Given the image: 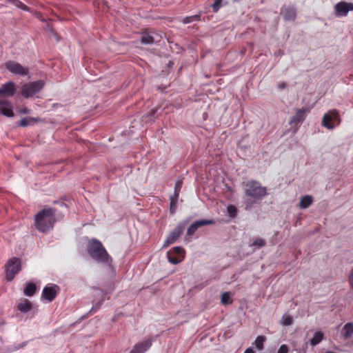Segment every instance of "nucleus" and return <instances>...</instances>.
<instances>
[{
  "mask_svg": "<svg viewBox=\"0 0 353 353\" xmlns=\"http://www.w3.org/2000/svg\"><path fill=\"white\" fill-rule=\"evenodd\" d=\"M6 1L12 3L13 6H16L17 8H21L23 10L25 11H30V8L23 4L21 1L19 0H5Z\"/></svg>",
  "mask_w": 353,
  "mask_h": 353,
  "instance_id": "nucleus-24",
  "label": "nucleus"
},
{
  "mask_svg": "<svg viewBox=\"0 0 353 353\" xmlns=\"http://www.w3.org/2000/svg\"><path fill=\"white\" fill-rule=\"evenodd\" d=\"M156 112H157V110H156V109L152 110L150 112V113L149 116H150V117H153V116L155 114Z\"/></svg>",
  "mask_w": 353,
  "mask_h": 353,
  "instance_id": "nucleus-42",
  "label": "nucleus"
},
{
  "mask_svg": "<svg viewBox=\"0 0 353 353\" xmlns=\"http://www.w3.org/2000/svg\"><path fill=\"white\" fill-rule=\"evenodd\" d=\"M230 295L229 292H223L221 296V301L223 304H228L230 301Z\"/></svg>",
  "mask_w": 353,
  "mask_h": 353,
  "instance_id": "nucleus-33",
  "label": "nucleus"
},
{
  "mask_svg": "<svg viewBox=\"0 0 353 353\" xmlns=\"http://www.w3.org/2000/svg\"><path fill=\"white\" fill-rule=\"evenodd\" d=\"M228 213L231 218H234L237 214V209L234 205H230L227 208Z\"/></svg>",
  "mask_w": 353,
  "mask_h": 353,
  "instance_id": "nucleus-29",
  "label": "nucleus"
},
{
  "mask_svg": "<svg viewBox=\"0 0 353 353\" xmlns=\"http://www.w3.org/2000/svg\"><path fill=\"white\" fill-rule=\"evenodd\" d=\"M214 223V221L212 219H210V220L201 219V220L194 221L188 228L185 238L187 239V237H191L199 228L204 226V225H212Z\"/></svg>",
  "mask_w": 353,
  "mask_h": 353,
  "instance_id": "nucleus-10",
  "label": "nucleus"
},
{
  "mask_svg": "<svg viewBox=\"0 0 353 353\" xmlns=\"http://www.w3.org/2000/svg\"><path fill=\"white\" fill-rule=\"evenodd\" d=\"M312 197L309 195L303 196L299 201V207L302 209L307 208L312 203Z\"/></svg>",
  "mask_w": 353,
  "mask_h": 353,
  "instance_id": "nucleus-18",
  "label": "nucleus"
},
{
  "mask_svg": "<svg viewBox=\"0 0 353 353\" xmlns=\"http://www.w3.org/2000/svg\"><path fill=\"white\" fill-rule=\"evenodd\" d=\"M323 339V334L321 332H316L310 340V345L315 346L318 345Z\"/></svg>",
  "mask_w": 353,
  "mask_h": 353,
  "instance_id": "nucleus-22",
  "label": "nucleus"
},
{
  "mask_svg": "<svg viewBox=\"0 0 353 353\" xmlns=\"http://www.w3.org/2000/svg\"><path fill=\"white\" fill-rule=\"evenodd\" d=\"M281 14L285 21H294L296 19V12L293 7H285L281 9Z\"/></svg>",
  "mask_w": 353,
  "mask_h": 353,
  "instance_id": "nucleus-17",
  "label": "nucleus"
},
{
  "mask_svg": "<svg viewBox=\"0 0 353 353\" xmlns=\"http://www.w3.org/2000/svg\"><path fill=\"white\" fill-rule=\"evenodd\" d=\"M252 245H254L258 248H262L265 245V241L261 238H256L253 241Z\"/></svg>",
  "mask_w": 353,
  "mask_h": 353,
  "instance_id": "nucleus-30",
  "label": "nucleus"
},
{
  "mask_svg": "<svg viewBox=\"0 0 353 353\" xmlns=\"http://www.w3.org/2000/svg\"><path fill=\"white\" fill-rule=\"evenodd\" d=\"M87 250L89 255L94 261L108 266L111 265L112 259L99 240L96 239H90L88 243Z\"/></svg>",
  "mask_w": 353,
  "mask_h": 353,
  "instance_id": "nucleus-1",
  "label": "nucleus"
},
{
  "mask_svg": "<svg viewBox=\"0 0 353 353\" xmlns=\"http://www.w3.org/2000/svg\"><path fill=\"white\" fill-rule=\"evenodd\" d=\"M181 188H182V181L181 180H178L175 183L174 193L173 196H179V192H180V190H181Z\"/></svg>",
  "mask_w": 353,
  "mask_h": 353,
  "instance_id": "nucleus-32",
  "label": "nucleus"
},
{
  "mask_svg": "<svg viewBox=\"0 0 353 353\" xmlns=\"http://www.w3.org/2000/svg\"><path fill=\"white\" fill-rule=\"evenodd\" d=\"M265 340H266L265 336H258L256 338L253 345H254L256 348H257L259 350H260V351L263 350V347H264L263 343L265 341Z\"/></svg>",
  "mask_w": 353,
  "mask_h": 353,
  "instance_id": "nucleus-23",
  "label": "nucleus"
},
{
  "mask_svg": "<svg viewBox=\"0 0 353 353\" xmlns=\"http://www.w3.org/2000/svg\"><path fill=\"white\" fill-rule=\"evenodd\" d=\"M17 308L20 312L26 313L31 310L32 303L28 300L25 299L23 301L18 304Z\"/></svg>",
  "mask_w": 353,
  "mask_h": 353,
  "instance_id": "nucleus-20",
  "label": "nucleus"
},
{
  "mask_svg": "<svg viewBox=\"0 0 353 353\" xmlns=\"http://www.w3.org/2000/svg\"><path fill=\"white\" fill-rule=\"evenodd\" d=\"M178 198H179V196H171L170 197V212L171 214H174L176 210V207H177L176 203H177Z\"/></svg>",
  "mask_w": 353,
  "mask_h": 353,
  "instance_id": "nucleus-26",
  "label": "nucleus"
},
{
  "mask_svg": "<svg viewBox=\"0 0 353 353\" xmlns=\"http://www.w3.org/2000/svg\"><path fill=\"white\" fill-rule=\"evenodd\" d=\"M19 112L21 114H29L30 110L27 108H23L19 110Z\"/></svg>",
  "mask_w": 353,
  "mask_h": 353,
  "instance_id": "nucleus-39",
  "label": "nucleus"
},
{
  "mask_svg": "<svg viewBox=\"0 0 353 353\" xmlns=\"http://www.w3.org/2000/svg\"><path fill=\"white\" fill-rule=\"evenodd\" d=\"M37 290V286L33 283H28L23 290V293L26 296H32L34 294Z\"/></svg>",
  "mask_w": 353,
  "mask_h": 353,
  "instance_id": "nucleus-19",
  "label": "nucleus"
},
{
  "mask_svg": "<svg viewBox=\"0 0 353 353\" xmlns=\"http://www.w3.org/2000/svg\"><path fill=\"white\" fill-rule=\"evenodd\" d=\"M334 10L336 17L346 16L350 11H353V3L340 1L334 6Z\"/></svg>",
  "mask_w": 353,
  "mask_h": 353,
  "instance_id": "nucleus-8",
  "label": "nucleus"
},
{
  "mask_svg": "<svg viewBox=\"0 0 353 353\" xmlns=\"http://www.w3.org/2000/svg\"><path fill=\"white\" fill-rule=\"evenodd\" d=\"M37 119L33 117L23 118L19 123V125L22 127L28 126L37 121Z\"/></svg>",
  "mask_w": 353,
  "mask_h": 353,
  "instance_id": "nucleus-25",
  "label": "nucleus"
},
{
  "mask_svg": "<svg viewBox=\"0 0 353 353\" xmlns=\"http://www.w3.org/2000/svg\"><path fill=\"white\" fill-rule=\"evenodd\" d=\"M12 108L13 106L8 100L0 99V114L12 117L14 116Z\"/></svg>",
  "mask_w": 353,
  "mask_h": 353,
  "instance_id": "nucleus-14",
  "label": "nucleus"
},
{
  "mask_svg": "<svg viewBox=\"0 0 353 353\" xmlns=\"http://www.w3.org/2000/svg\"><path fill=\"white\" fill-rule=\"evenodd\" d=\"M21 269V261L19 258L13 257L6 265V279L11 281Z\"/></svg>",
  "mask_w": 353,
  "mask_h": 353,
  "instance_id": "nucleus-5",
  "label": "nucleus"
},
{
  "mask_svg": "<svg viewBox=\"0 0 353 353\" xmlns=\"http://www.w3.org/2000/svg\"><path fill=\"white\" fill-rule=\"evenodd\" d=\"M341 122L339 112L336 110H330L325 113L322 119V125L329 130H333L335 128L334 123L339 125Z\"/></svg>",
  "mask_w": 353,
  "mask_h": 353,
  "instance_id": "nucleus-6",
  "label": "nucleus"
},
{
  "mask_svg": "<svg viewBox=\"0 0 353 353\" xmlns=\"http://www.w3.org/2000/svg\"><path fill=\"white\" fill-rule=\"evenodd\" d=\"M288 347L286 345H281L277 352V353H288Z\"/></svg>",
  "mask_w": 353,
  "mask_h": 353,
  "instance_id": "nucleus-35",
  "label": "nucleus"
},
{
  "mask_svg": "<svg viewBox=\"0 0 353 353\" xmlns=\"http://www.w3.org/2000/svg\"><path fill=\"white\" fill-rule=\"evenodd\" d=\"M45 83L43 80H39L21 85L19 94L26 98L32 97L40 92L44 87Z\"/></svg>",
  "mask_w": 353,
  "mask_h": 353,
  "instance_id": "nucleus-4",
  "label": "nucleus"
},
{
  "mask_svg": "<svg viewBox=\"0 0 353 353\" xmlns=\"http://www.w3.org/2000/svg\"><path fill=\"white\" fill-rule=\"evenodd\" d=\"M56 287V285H54V287L46 286L43 288L42 292L43 298L50 302L52 301L57 294V292L55 290Z\"/></svg>",
  "mask_w": 353,
  "mask_h": 353,
  "instance_id": "nucleus-16",
  "label": "nucleus"
},
{
  "mask_svg": "<svg viewBox=\"0 0 353 353\" xmlns=\"http://www.w3.org/2000/svg\"><path fill=\"white\" fill-rule=\"evenodd\" d=\"M173 251L176 254H181L184 252V250L181 247H174Z\"/></svg>",
  "mask_w": 353,
  "mask_h": 353,
  "instance_id": "nucleus-36",
  "label": "nucleus"
},
{
  "mask_svg": "<svg viewBox=\"0 0 353 353\" xmlns=\"http://www.w3.org/2000/svg\"><path fill=\"white\" fill-rule=\"evenodd\" d=\"M222 0H215L212 5L213 12H217L221 6Z\"/></svg>",
  "mask_w": 353,
  "mask_h": 353,
  "instance_id": "nucleus-34",
  "label": "nucleus"
},
{
  "mask_svg": "<svg viewBox=\"0 0 353 353\" xmlns=\"http://www.w3.org/2000/svg\"><path fill=\"white\" fill-rule=\"evenodd\" d=\"M310 112V108L308 107H303L298 109L296 114L291 117L289 123L290 125H297L303 122L305 118V116Z\"/></svg>",
  "mask_w": 353,
  "mask_h": 353,
  "instance_id": "nucleus-12",
  "label": "nucleus"
},
{
  "mask_svg": "<svg viewBox=\"0 0 353 353\" xmlns=\"http://www.w3.org/2000/svg\"><path fill=\"white\" fill-rule=\"evenodd\" d=\"M293 323V319L291 316L290 315H284L282 317V324L283 325H286V326H288V325H292Z\"/></svg>",
  "mask_w": 353,
  "mask_h": 353,
  "instance_id": "nucleus-31",
  "label": "nucleus"
},
{
  "mask_svg": "<svg viewBox=\"0 0 353 353\" xmlns=\"http://www.w3.org/2000/svg\"><path fill=\"white\" fill-rule=\"evenodd\" d=\"M200 19V15L199 14H195L190 17H187L183 19V23H190L193 22L194 21H198Z\"/></svg>",
  "mask_w": 353,
  "mask_h": 353,
  "instance_id": "nucleus-28",
  "label": "nucleus"
},
{
  "mask_svg": "<svg viewBox=\"0 0 353 353\" xmlns=\"http://www.w3.org/2000/svg\"><path fill=\"white\" fill-rule=\"evenodd\" d=\"M349 282L352 288H353V268L352 269L349 276Z\"/></svg>",
  "mask_w": 353,
  "mask_h": 353,
  "instance_id": "nucleus-38",
  "label": "nucleus"
},
{
  "mask_svg": "<svg viewBox=\"0 0 353 353\" xmlns=\"http://www.w3.org/2000/svg\"><path fill=\"white\" fill-rule=\"evenodd\" d=\"M188 223V220H184L179 222L177 226L170 232V234L166 238L163 246L167 247L174 243L183 233V230Z\"/></svg>",
  "mask_w": 353,
  "mask_h": 353,
  "instance_id": "nucleus-7",
  "label": "nucleus"
},
{
  "mask_svg": "<svg viewBox=\"0 0 353 353\" xmlns=\"http://www.w3.org/2000/svg\"><path fill=\"white\" fill-rule=\"evenodd\" d=\"M17 88L14 82L8 81L0 87V96L12 97L15 94Z\"/></svg>",
  "mask_w": 353,
  "mask_h": 353,
  "instance_id": "nucleus-13",
  "label": "nucleus"
},
{
  "mask_svg": "<svg viewBox=\"0 0 353 353\" xmlns=\"http://www.w3.org/2000/svg\"><path fill=\"white\" fill-rule=\"evenodd\" d=\"M168 261L172 264H177L180 262V260H179L176 257L171 256H168Z\"/></svg>",
  "mask_w": 353,
  "mask_h": 353,
  "instance_id": "nucleus-37",
  "label": "nucleus"
},
{
  "mask_svg": "<svg viewBox=\"0 0 353 353\" xmlns=\"http://www.w3.org/2000/svg\"><path fill=\"white\" fill-rule=\"evenodd\" d=\"M243 189L247 196L254 199H261L267 194L266 188L261 185L256 181H250L244 183Z\"/></svg>",
  "mask_w": 353,
  "mask_h": 353,
  "instance_id": "nucleus-3",
  "label": "nucleus"
},
{
  "mask_svg": "<svg viewBox=\"0 0 353 353\" xmlns=\"http://www.w3.org/2000/svg\"><path fill=\"white\" fill-rule=\"evenodd\" d=\"M161 36L154 31L143 32L141 36V42L144 45H151L160 41Z\"/></svg>",
  "mask_w": 353,
  "mask_h": 353,
  "instance_id": "nucleus-11",
  "label": "nucleus"
},
{
  "mask_svg": "<svg viewBox=\"0 0 353 353\" xmlns=\"http://www.w3.org/2000/svg\"><path fill=\"white\" fill-rule=\"evenodd\" d=\"M286 86H287L286 83H285V82H281V83H279L278 84V86H277V87H278V88H279V90H283V89L285 88H286Z\"/></svg>",
  "mask_w": 353,
  "mask_h": 353,
  "instance_id": "nucleus-40",
  "label": "nucleus"
},
{
  "mask_svg": "<svg viewBox=\"0 0 353 353\" xmlns=\"http://www.w3.org/2000/svg\"><path fill=\"white\" fill-rule=\"evenodd\" d=\"M244 353H254V351L252 348L248 347L245 350Z\"/></svg>",
  "mask_w": 353,
  "mask_h": 353,
  "instance_id": "nucleus-41",
  "label": "nucleus"
},
{
  "mask_svg": "<svg viewBox=\"0 0 353 353\" xmlns=\"http://www.w3.org/2000/svg\"><path fill=\"white\" fill-rule=\"evenodd\" d=\"M259 200L260 199H247L245 201V210L251 209L254 206V205L256 204L257 203V201H259Z\"/></svg>",
  "mask_w": 353,
  "mask_h": 353,
  "instance_id": "nucleus-27",
  "label": "nucleus"
},
{
  "mask_svg": "<svg viewBox=\"0 0 353 353\" xmlns=\"http://www.w3.org/2000/svg\"><path fill=\"white\" fill-rule=\"evenodd\" d=\"M5 66L8 70L15 74L25 76L28 72V68L23 67L20 63L13 61H7L5 63Z\"/></svg>",
  "mask_w": 353,
  "mask_h": 353,
  "instance_id": "nucleus-9",
  "label": "nucleus"
},
{
  "mask_svg": "<svg viewBox=\"0 0 353 353\" xmlns=\"http://www.w3.org/2000/svg\"><path fill=\"white\" fill-rule=\"evenodd\" d=\"M343 330L344 338L346 339L350 338L353 334V323H347L344 325Z\"/></svg>",
  "mask_w": 353,
  "mask_h": 353,
  "instance_id": "nucleus-21",
  "label": "nucleus"
},
{
  "mask_svg": "<svg viewBox=\"0 0 353 353\" xmlns=\"http://www.w3.org/2000/svg\"><path fill=\"white\" fill-rule=\"evenodd\" d=\"M55 221V210L53 208L43 209L35 216L36 228L41 232L52 229Z\"/></svg>",
  "mask_w": 353,
  "mask_h": 353,
  "instance_id": "nucleus-2",
  "label": "nucleus"
},
{
  "mask_svg": "<svg viewBox=\"0 0 353 353\" xmlns=\"http://www.w3.org/2000/svg\"><path fill=\"white\" fill-rule=\"evenodd\" d=\"M152 345V341L150 339L136 344L130 353H144Z\"/></svg>",
  "mask_w": 353,
  "mask_h": 353,
  "instance_id": "nucleus-15",
  "label": "nucleus"
}]
</instances>
